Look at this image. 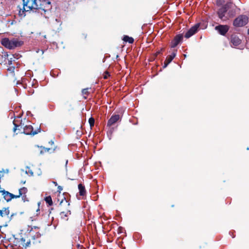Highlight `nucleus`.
<instances>
[{"label":"nucleus","instance_id":"obj_31","mask_svg":"<svg viewBox=\"0 0 249 249\" xmlns=\"http://www.w3.org/2000/svg\"><path fill=\"white\" fill-rule=\"evenodd\" d=\"M107 75H106L104 76V78L105 79H107Z\"/></svg>","mask_w":249,"mask_h":249},{"label":"nucleus","instance_id":"obj_30","mask_svg":"<svg viewBox=\"0 0 249 249\" xmlns=\"http://www.w3.org/2000/svg\"><path fill=\"white\" fill-rule=\"evenodd\" d=\"M2 173V171H0V178L1 177H2V176H3V175H1V173Z\"/></svg>","mask_w":249,"mask_h":249},{"label":"nucleus","instance_id":"obj_32","mask_svg":"<svg viewBox=\"0 0 249 249\" xmlns=\"http://www.w3.org/2000/svg\"><path fill=\"white\" fill-rule=\"evenodd\" d=\"M160 53V52H158L157 53V54H159Z\"/></svg>","mask_w":249,"mask_h":249},{"label":"nucleus","instance_id":"obj_11","mask_svg":"<svg viewBox=\"0 0 249 249\" xmlns=\"http://www.w3.org/2000/svg\"><path fill=\"white\" fill-rule=\"evenodd\" d=\"M120 116L119 115H113L107 123V125L111 126L114 124L117 121L120 119Z\"/></svg>","mask_w":249,"mask_h":249},{"label":"nucleus","instance_id":"obj_17","mask_svg":"<svg viewBox=\"0 0 249 249\" xmlns=\"http://www.w3.org/2000/svg\"><path fill=\"white\" fill-rule=\"evenodd\" d=\"M45 200L46 202V203H48L50 206L52 205L53 204V201L52 198L50 196H47L45 198Z\"/></svg>","mask_w":249,"mask_h":249},{"label":"nucleus","instance_id":"obj_22","mask_svg":"<svg viewBox=\"0 0 249 249\" xmlns=\"http://www.w3.org/2000/svg\"><path fill=\"white\" fill-rule=\"evenodd\" d=\"M170 63H168V61H166V59L165 60L164 62V68H165L167 67V66Z\"/></svg>","mask_w":249,"mask_h":249},{"label":"nucleus","instance_id":"obj_19","mask_svg":"<svg viewBox=\"0 0 249 249\" xmlns=\"http://www.w3.org/2000/svg\"><path fill=\"white\" fill-rule=\"evenodd\" d=\"M21 196H22V199L24 202L28 201V199H27L26 195H22Z\"/></svg>","mask_w":249,"mask_h":249},{"label":"nucleus","instance_id":"obj_33","mask_svg":"<svg viewBox=\"0 0 249 249\" xmlns=\"http://www.w3.org/2000/svg\"><path fill=\"white\" fill-rule=\"evenodd\" d=\"M36 211H37V212L39 211V208H38V209H37V210H36Z\"/></svg>","mask_w":249,"mask_h":249},{"label":"nucleus","instance_id":"obj_13","mask_svg":"<svg viewBox=\"0 0 249 249\" xmlns=\"http://www.w3.org/2000/svg\"><path fill=\"white\" fill-rule=\"evenodd\" d=\"M27 192V189L25 187H22L19 189V193L18 195H16L17 196V198H19L20 196L22 195H25Z\"/></svg>","mask_w":249,"mask_h":249},{"label":"nucleus","instance_id":"obj_14","mask_svg":"<svg viewBox=\"0 0 249 249\" xmlns=\"http://www.w3.org/2000/svg\"><path fill=\"white\" fill-rule=\"evenodd\" d=\"M78 189L79 190V194L80 196H84L86 194V190L85 187L81 184L78 185Z\"/></svg>","mask_w":249,"mask_h":249},{"label":"nucleus","instance_id":"obj_1","mask_svg":"<svg viewBox=\"0 0 249 249\" xmlns=\"http://www.w3.org/2000/svg\"><path fill=\"white\" fill-rule=\"evenodd\" d=\"M217 14L219 18L224 21L232 18L234 16L235 13L230 10V4H226L218 10Z\"/></svg>","mask_w":249,"mask_h":249},{"label":"nucleus","instance_id":"obj_16","mask_svg":"<svg viewBox=\"0 0 249 249\" xmlns=\"http://www.w3.org/2000/svg\"><path fill=\"white\" fill-rule=\"evenodd\" d=\"M176 54V53L173 52L170 55L168 56L166 58V61H168V63H170L172 61V60L175 57Z\"/></svg>","mask_w":249,"mask_h":249},{"label":"nucleus","instance_id":"obj_36","mask_svg":"<svg viewBox=\"0 0 249 249\" xmlns=\"http://www.w3.org/2000/svg\"><path fill=\"white\" fill-rule=\"evenodd\" d=\"M22 182H23L24 183H25V181H22Z\"/></svg>","mask_w":249,"mask_h":249},{"label":"nucleus","instance_id":"obj_3","mask_svg":"<svg viewBox=\"0 0 249 249\" xmlns=\"http://www.w3.org/2000/svg\"><path fill=\"white\" fill-rule=\"evenodd\" d=\"M36 0H23V10L19 11V14L21 17L25 16L24 11L28 12L32 10H35L37 8Z\"/></svg>","mask_w":249,"mask_h":249},{"label":"nucleus","instance_id":"obj_9","mask_svg":"<svg viewBox=\"0 0 249 249\" xmlns=\"http://www.w3.org/2000/svg\"><path fill=\"white\" fill-rule=\"evenodd\" d=\"M10 211L9 208H3L2 210H0V217H7L9 219Z\"/></svg>","mask_w":249,"mask_h":249},{"label":"nucleus","instance_id":"obj_18","mask_svg":"<svg viewBox=\"0 0 249 249\" xmlns=\"http://www.w3.org/2000/svg\"><path fill=\"white\" fill-rule=\"evenodd\" d=\"M89 122L90 124V126H92L94 124V120L93 118H90L89 120Z\"/></svg>","mask_w":249,"mask_h":249},{"label":"nucleus","instance_id":"obj_4","mask_svg":"<svg viewBox=\"0 0 249 249\" xmlns=\"http://www.w3.org/2000/svg\"><path fill=\"white\" fill-rule=\"evenodd\" d=\"M248 22V17L245 15H240L233 20V25L235 27H242L246 25Z\"/></svg>","mask_w":249,"mask_h":249},{"label":"nucleus","instance_id":"obj_34","mask_svg":"<svg viewBox=\"0 0 249 249\" xmlns=\"http://www.w3.org/2000/svg\"><path fill=\"white\" fill-rule=\"evenodd\" d=\"M68 163V160H66V164H67Z\"/></svg>","mask_w":249,"mask_h":249},{"label":"nucleus","instance_id":"obj_10","mask_svg":"<svg viewBox=\"0 0 249 249\" xmlns=\"http://www.w3.org/2000/svg\"><path fill=\"white\" fill-rule=\"evenodd\" d=\"M182 39V36L181 35H178L177 36L174 40H173L171 43V47L174 48L178 45L179 42Z\"/></svg>","mask_w":249,"mask_h":249},{"label":"nucleus","instance_id":"obj_26","mask_svg":"<svg viewBox=\"0 0 249 249\" xmlns=\"http://www.w3.org/2000/svg\"><path fill=\"white\" fill-rule=\"evenodd\" d=\"M43 149H44V151L45 152H47V151L48 152L49 150H50V148H44Z\"/></svg>","mask_w":249,"mask_h":249},{"label":"nucleus","instance_id":"obj_8","mask_svg":"<svg viewBox=\"0 0 249 249\" xmlns=\"http://www.w3.org/2000/svg\"><path fill=\"white\" fill-rule=\"evenodd\" d=\"M21 133H23L26 135H35L37 133L36 132L33 131V127L31 125H26L23 129V131L21 132Z\"/></svg>","mask_w":249,"mask_h":249},{"label":"nucleus","instance_id":"obj_27","mask_svg":"<svg viewBox=\"0 0 249 249\" xmlns=\"http://www.w3.org/2000/svg\"><path fill=\"white\" fill-rule=\"evenodd\" d=\"M63 201H65V202L66 203H67V200H66V199H65V198H64V199H63V200H61V202H60V204H61V203H63Z\"/></svg>","mask_w":249,"mask_h":249},{"label":"nucleus","instance_id":"obj_15","mask_svg":"<svg viewBox=\"0 0 249 249\" xmlns=\"http://www.w3.org/2000/svg\"><path fill=\"white\" fill-rule=\"evenodd\" d=\"M123 40L125 42H128L129 43H132L134 42V39L132 37H129L127 36H124Z\"/></svg>","mask_w":249,"mask_h":249},{"label":"nucleus","instance_id":"obj_25","mask_svg":"<svg viewBox=\"0 0 249 249\" xmlns=\"http://www.w3.org/2000/svg\"><path fill=\"white\" fill-rule=\"evenodd\" d=\"M41 53V54H43V53H44V51L43 50H38V51H36L37 53H39V52H40Z\"/></svg>","mask_w":249,"mask_h":249},{"label":"nucleus","instance_id":"obj_7","mask_svg":"<svg viewBox=\"0 0 249 249\" xmlns=\"http://www.w3.org/2000/svg\"><path fill=\"white\" fill-rule=\"evenodd\" d=\"M199 26V25L198 24H197L192 27L190 30L186 33L185 35V37L186 38H189L191 36H192L193 35H194L197 31L198 29V27Z\"/></svg>","mask_w":249,"mask_h":249},{"label":"nucleus","instance_id":"obj_21","mask_svg":"<svg viewBox=\"0 0 249 249\" xmlns=\"http://www.w3.org/2000/svg\"><path fill=\"white\" fill-rule=\"evenodd\" d=\"M14 125H15V127H14V129H13V131H14V132H16V130L17 129V128H18V127H19V125H17V124H14Z\"/></svg>","mask_w":249,"mask_h":249},{"label":"nucleus","instance_id":"obj_12","mask_svg":"<svg viewBox=\"0 0 249 249\" xmlns=\"http://www.w3.org/2000/svg\"><path fill=\"white\" fill-rule=\"evenodd\" d=\"M241 40L240 38L236 36H232L231 37V42L235 46H236L241 43Z\"/></svg>","mask_w":249,"mask_h":249},{"label":"nucleus","instance_id":"obj_5","mask_svg":"<svg viewBox=\"0 0 249 249\" xmlns=\"http://www.w3.org/2000/svg\"><path fill=\"white\" fill-rule=\"evenodd\" d=\"M215 30L217 31L219 33L224 36L229 30V27L227 25H220L215 27Z\"/></svg>","mask_w":249,"mask_h":249},{"label":"nucleus","instance_id":"obj_37","mask_svg":"<svg viewBox=\"0 0 249 249\" xmlns=\"http://www.w3.org/2000/svg\"><path fill=\"white\" fill-rule=\"evenodd\" d=\"M22 182H23L24 183H25V181H22Z\"/></svg>","mask_w":249,"mask_h":249},{"label":"nucleus","instance_id":"obj_28","mask_svg":"<svg viewBox=\"0 0 249 249\" xmlns=\"http://www.w3.org/2000/svg\"><path fill=\"white\" fill-rule=\"evenodd\" d=\"M45 2L47 3L49 5H50V4H51V2H50L49 1H45Z\"/></svg>","mask_w":249,"mask_h":249},{"label":"nucleus","instance_id":"obj_20","mask_svg":"<svg viewBox=\"0 0 249 249\" xmlns=\"http://www.w3.org/2000/svg\"><path fill=\"white\" fill-rule=\"evenodd\" d=\"M87 90H88V89H83L82 90V93H83V94H86L87 93V92H88V91H87Z\"/></svg>","mask_w":249,"mask_h":249},{"label":"nucleus","instance_id":"obj_6","mask_svg":"<svg viewBox=\"0 0 249 249\" xmlns=\"http://www.w3.org/2000/svg\"><path fill=\"white\" fill-rule=\"evenodd\" d=\"M0 193H2L4 199L7 202L10 201L13 198H17V196H16V195H13V194H11L7 191L4 190L0 191Z\"/></svg>","mask_w":249,"mask_h":249},{"label":"nucleus","instance_id":"obj_29","mask_svg":"<svg viewBox=\"0 0 249 249\" xmlns=\"http://www.w3.org/2000/svg\"><path fill=\"white\" fill-rule=\"evenodd\" d=\"M53 183L55 185V186H57V183H56V182H55V181H53Z\"/></svg>","mask_w":249,"mask_h":249},{"label":"nucleus","instance_id":"obj_35","mask_svg":"<svg viewBox=\"0 0 249 249\" xmlns=\"http://www.w3.org/2000/svg\"><path fill=\"white\" fill-rule=\"evenodd\" d=\"M248 34H249V29H248Z\"/></svg>","mask_w":249,"mask_h":249},{"label":"nucleus","instance_id":"obj_24","mask_svg":"<svg viewBox=\"0 0 249 249\" xmlns=\"http://www.w3.org/2000/svg\"><path fill=\"white\" fill-rule=\"evenodd\" d=\"M58 191L60 192L61 190H62V187L60 186H58Z\"/></svg>","mask_w":249,"mask_h":249},{"label":"nucleus","instance_id":"obj_23","mask_svg":"<svg viewBox=\"0 0 249 249\" xmlns=\"http://www.w3.org/2000/svg\"><path fill=\"white\" fill-rule=\"evenodd\" d=\"M170 63H168V61H166V59L165 60L164 62V68H165L167 67V66Z\"/></svg>","mask_w":249,"mask_h":249},{"label":"nucleus","instance_id":"obj_2","mask_svg":"<svg viewBox=\"0 0 249 249\" xmlns=\"http://www.w3.org/2000/svg\"><path fill=\"white\" fill-rule=\"evenodd\" d=\"M1 42L3 46L9 49H13L16 47L21 46L23 44L22 41L16 38L10 40L7 38H4L1 40Z\"/></svg>","mask_w":249,"mask_h":249}]
</instances>
